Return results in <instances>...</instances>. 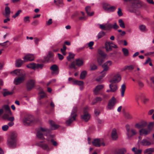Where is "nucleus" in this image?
<instances>
[{
  "label": "nucleus",
  "mask_w": 154,
  "mask_h": 154,
  "mask_svg": "<svg viewBox=\"0 0 154 154\" xmlns=\"http://www.w3.org/2000/svg\"><path fill=\"white\" fill-rule=\"evenodd\" d=\"M51 130L49 129L41 127L40 130L37 133L36 136L38 139L41 140L45 139L44 135L46 136L47 137V140L51 142L54 146H56L57 145V143L53 139L55 135L51 134Z\"/></svg>",
  "instance_id": "f257e3e1"
},
{
  "label": "nucleus",
  "mask_w": 154,
  "mask_h": 154,
  "mask_svg": "<svg viewBox=\"0 0 154 154\" xmlns=\"http://www.w3.org/2000/svg\"><path fill=\"white\" fill-rule=\"evenodd\" d=\"M142 5V2L139 0H133L128 6V10L131 12L134 13L137 15H139L140 12L137 8Z\"/></svg>",
  "instance_id": "f03ea898"
},
{
  "label": "nucleus",
  "mask_w": 154,
  "mask_h": 154,
  "mask_svg": "<svg viewBox=\"0 0 154 154\" xmlns=\"http://www.w3.org/2000/svg\"><path fill=\"white\" fill-rule=\"evenodd\" d=\"M11 73L14 74L18 76V77L14 79V83L15 85H19L24 80L25 74L23 70L20 69H16L12 72Z\"/></svg>",
  "instance_id": "7ed1b4c3"
},
{
  "label": "nucleus",
  "mask_w": 154,
  "mask_h": 154,
  "mask_svg": "<svg viewBox=\"0 0 154 154\" xmlns=\"http://www.w3.org/2000/svg\"><path fill=\"white\" fill-rule=\"evenodd\" d=\"M17 134L16 132H12L9 136L7 144L11 149H14L17 146Z\"/></svg>",
  "instance_id": "20e7f679"
},
{
  "label": "nucleus",
  "mask_w": 154,
  "mask_h": 154,
  "mask_svg": "<svg viewBox=\"0 0 154 154\" xmlns=\"http://www.w3.org/2000/svg\"><path fill=\"white\" fill-rule=\"evenodd\" d=\"M38 121L37 119L35 118L30 115H27L25 116L23 121V124L26 126L29 125L30 124L36 123Z\"/></svg>",
  "instance_id": "39448f33"
},
{
  "label": "nucleus",
  "mask_w": 154,
  "mask_h": 154,
  "mask_svg": "<svg viewBox=\"0 0 154 154\" xmlns=\"http://www.w3.org/2000/svg\"><path fill=\"white\" fill-rule=\"evenodd\" d=\"M112 62L111 61H108L102 65V67L103 69L101 72V74L96 79V80L98 82H100L101 79L104 77L106 74V72L109 69V67L108 66H109L112 64Z\"/></svg>",
  "instance_id": "423d86ee"
},
{
  "label": "nucleus",
  "mask_w": 154,
  "mask_h": 154,
  "mask_svg": "<svg viewBox=\"0 0 154 154\" xmlns=\"http://www.w3.org/2000/svg\"><path fill=\"white\" fill-rule=\"evenodd\" d=\"M106 55L103 51L98 49L97 55V62L98 64L100 65L104 61Z\"/></svg>",
  "instance_id": "0eeeda50"
},
{
  "label": "nucleus",
  "mask_w": 154,
  "mask_h": 154,
  "mask_svg": "<svg viewBox=\"0 0 154 154\" xmlns=\"http://www.w3.org/2000/svg\"><path fill=\"white\" fill-rule=\"evenodd\" d=\"M83 64L84 61L83 60L79 58L76 59L75 61L72 62L69 65V66L70 69H77L75 66L76 65L80 67L82 66Z\"/></svg>",
  "instance_id": "6e6552de"
},
{
  "label": "nucleus",
  "mask_w": 154,
  "mask_h": 154,
  "mask_svg": "<svg viewBox=\"0 0 154 154\" xmlns=\"http://www.w3.org/2000/svg\"><path fill=\"white\" fill-rule=\"evenodd\" d=\"M88 107L87 106L84 108L83 113L81 116L82 120L86 122L88 121L90 117V115L88 112Z\"/></svg>",
  "instance_id": "1a4fd4ad"
},
{
  "label": "nucleus",
  "mask_w": 154,
  "mask_h": 154,
  "mask_svg": "<svg viewBox=\"0 0 154 154\" xmlns=\"http://www.w3.org/2000/svg\"><path fill=\"white\" fill-rule=\"evenodd\" d=\"M77 109L76 107H75L73 109L70 118L66 121V124L69 125H70L74 120H75L77 116L76 114Z\"/></svg>",
  "instance_id": "9d476101"
},
{
  "label": "nucleus",
  "mask_w": 154,
  "mask_h": 154,
  "mask_svg": "<svg viewBox=\"0 0 154 154\" xmlns=\"http://www.w3.org/2000/svg\"><path fill=\"white\" fill-rule=\"evenodd\" d=\"M126 128L127 131L126 134L128 138H130L137 134V132L136 130L131 128L129 125H126Z\"/></svg>",
  "instance_id": "9b49d317"
},
{
  "label": "nucleus",
  "mask_w": 154,
  "mask_h": 154,
  "mask_svg": "<svg viewBox=\"0 0 154 154\" xmlns=\"http://www.w3.org/2000/svg\"><path fill=\"white\" fill-rule=\"evenodd\" d=\"M105 48L106 52L111 51L112 50V48H117L118 46L112 42H106L105 44Z\"/></svg>",
  "instance_id": "f8f14e48"
},
{
  "label": "nucleus",
  "mask_w": 154,
  "mask_h": 154,
  "mask_svg": "<svg viewBox=\"0 0 154 154\" xmlns=\"http://www.w3.org/2000/svg\"><path fill=\"white\" fill-rule=\"evenodd\" d=\"M36 145L41 147L44 150L48 151L50 150V147L47 143L45 141H42L36 143Z\"/></svg>",
  "instance_id": "ddd939ff"
},
{
  "label": "nucleus",
  "mask_w": 154,
  "mask_h": 154,
  "mask_svg": "<svg viewBox=\"0 0 154 154\" xmlns=\"http://www.w3.org/2000/svg\"><path fill=\"white\" fill-rule=\"evenodd\" d=\"M35 83V80L33 79L28 80L26 83V86L28 91H30L34 87Z\"/></svg>",
  "instance_id": "4468645a"
},
{
  "label": "nucleus",
  "mask_w": 154,
  "mask_h": 154,
  "mask_svg": "<svg viewBox=\"0 0 154 154\" xmlns=\"http://www.w3.org/2000/svg\"><path fill=\"white\" fill-rule=\"evenodd\" d=\"M121 77L120 75L119 74H114L111 78L109 80L110 83H118L121 80Z\"/></svg>",
  "instance_id": "2eb2a0df"
},
{
  "label": "nucleus",
  "mask_w": 154,
  "mask_h": 154,
  "mask_svg": "<svg viewBox=\"0 0 154 154\" xmlns=\"http://www.w3.org/2000/svg\"><path fill=\"white\" fill-rule=\"evenodd\" d=\"M116 99L114 97H112L108 101L107 106V109L108 110L112 109L116 105Z\"/></svg>",
  "instance_id": "dca6fc26"
},
{
  "label": "nucleus",
  "mask_w": 154,
  "mask_h": 154,
  "mask_svg": "<svg viewBox=\"0 0 154 154\" xmlns=\"http://www.w3.org/2000/svg\"><path fill=\"white\" fill-rule=\"evenodd\" d=\"M93 145L97 147H99L101 145L105 146V143L102 142L101 140L98 138H96L94 139L92 142Z\"/></svg>",
  "instance_id": "f3484780"
},
{
  "label": "nucleus",
  "mask_w": 154,
  "mask_h": 154,
  "mask_svg": "<svg viewBox=\"0 0 154 154\" xmlns=\"http://www.w3.org/2000/svg\"><path fill=\"white\" fill-rule=\"evenodd\" d=\"M140 144L143 146H148L153 144L151 140L149 138L143 139L140 142Z\"/></svg>",
  "instance_id": "a211bd4d"
},
{
  "label": "nucleus",
  "mask_w": 154,
  "mask_h": 154,
  "mask_svg": "<svg viewBox=\"0 0 154 154\" xmlns=\"http://www.w3.org/2000/svg\"><path fill=\"white\" fill-rule=\"evenodd\" d=\"M52 71V74L53 75H57L59 73V70L58 66L55 65H52L50 68Z\"/></svg>",
  "instance_id": "6ab92c4d"
},
{
  "label": "nucleus",
  "mask_w": 154,
  "mask_h": 154,
  "mask_svg": "<svg viewBox=\"0 0 154 154\" xmlns=\"http://www.w3.org/2000/svg\"><path fill=\"white\" fill-rule=\"evenodd\" d=\"M68 80L69 81H72L74 84L78 85L81 86H82L84 85V82L83 81L75 80L71 77L69 78Z\"/></svg>",
  "instance_id": "aec40b11"
},
{
  "label": "nucleus",
  "mask_w": 154,
  "mask_h": 154,
  "mask_svg": "<svg viewBox=\"0 0 154 154\" xmlns=\"http://www.w3.org/2000/svg\"><path fill=\"white\" fill-rule=\"evenodd\" d=\"M150 128H148L147 129L142 128L139 131V132L140 134L141 135H146L149 134L150 133Z\"/></svg>",
  "instance_id": "412c9836"
},
{
  "label": "nucleus",
  "mask_w": 154,
  "mask_h": 154,
  "mask_svg": "<svg viewBox=\"0 0 154 154\" xmlns=\"http://www.w3.org/2000/svg\"><path fill=\"white\" fill-rule=\"evenodd\" d=\"M34 57L33 55L28 54L25 55L23 58L24 60V61L26 62L29 61H33L34 60Z\"/></svg>",
  "instance_id": "4be33fe9"
},
{
  "label": "nucleus",
  "mask_w": 154,
  "mask_h": 154,
  "mask_svg": "<svg viewBox=\"0 0 154 154\" xmlns=\"http://www.w3.org/2000/svg\"><path fill=\"white\" fill-rule=\"evenodd\" d=\"M103 87L104 86L103 85H97L93 90L94 94L96 95L98 94L99 93L100 91L102 89Z\"/></svg>",
  "instance_id": "5701e85b"
},
{
  "label": "nucleus",
  "mask_w": 154,
  "mask_h": 154,
  "mask_svg": "<svg viewBox=\"0 0 154 154\" xmlns=\"http://www.w3.org/2000/svg\"><path fill=\"white\" fill-rule=\"evenodd\" d=\"M147 125V123L146 122L143 121L136 124L135 125V127L137 128L140 129L146 127Z\"/></svg>",
  "instance_id": "b1692460"
},
{
  "label": "nucleus",
  "mask_w": 154,
  "mask_h": 154,
  "mask_svg": "<svg viewBox=\"0 0 154 154\" xmlns=\"http://www.w3.org/2000/svg\"><path fill=\"white\" fill-rule=\"evenodd\" d=\"M53 53L52 52H49L47 57L44 58V61L49 62L53 60Z\"/></svg>",
  "instance_id": "393cba45"
},
{
  "label": "nucleus",
  "mask_w": 154,
  "mask_h": 154,
  "mask_svg": "<svg viewBox=\"0 0 154 154\" xmlns=\"http://www.w3.org/2000/svg\"><path fill=\"white\" fill-rule=\"evenodd\" d=\"M109 87L111 89V92L116 91L118 88L117 85L116 83H111L109 85Z\"/></svg>",
  "instance_id": "a878e982"
},
{
  "label": "nucleus",
  "mask_w": 154,
  "mask_h": 154,
  "mask_svg": "<svg viewBox=\"0 0 154 154\" xmlns=\"http://www.w3.org/2000/svg\"><path fill=\"white\" fill-rule=\"evenodd\" d=\"M11 115V114L5 113L2 116V118L4 119H7L11 122H13L14 119V118L13 117H9V116Z\"/></svg>",
  "instance_id": "bb28decb"
},
{
  "label": "nucleus",
  "mask_w": 154,
  "mask_h": 154,
  "mask_svg": "<svg viewBox=\"0 0 154 154\" xmlns=\"http://www.w3.org/2000/svg\"><path fill=\"white\" fill-rule=\"evenodd\" d=\"M111 137L112 139L114 140H116L118 138V134L116 129L113 128L112 131Z\"/></svg>",
  "instance_id": "cd10ccee"
},
{
  "label": "nucleus",
  "mask_w": 154,
  "mask_h": 154,
  "mask_svg": "<svg viewBox=\"0 0 154 154\" xmlns=\"http://www.w3.org/2000/svg\"><path fill=\"white\" fill-rule=\"evenodd\" d=\"M49 123L51 126V130H55L58 128L59 126L56 124L53 121L50 120L49 121Z\"/></svg>",
  "instance_id": "c85d7f7f"
},
{
  "label": "nucleus",
  "mask_w": 154,
  "mask_h": 154,
  "mask_svg": "<svg viewBox=\"0 0 154 154\" xmlns=\"http://www.w3.org/2000/svg\"><path fill=\"white\" fill-rule=\"evenodd\" d=\"M3 108L5 110V113H7V114H12L10 108L9 106L8 105H4L3 106Z\"/></svg>",
  "instance_id": "c756f323"
},
{
  "label": "nucleus",
  "mask_w": 154,
  "mask_h": 154,
  "mask_svg": "<svg viewBox=\"0 0 154 154\" xmlns=\"http://www.w3.org/2000/svg\"><path fill=\"white\" fill-rule=\"evenodd\" d=\"M108 26H109V24H106L105 25L100 24V28L104 30H110Z\"/></svg>",
  "instance_id": "7c9ffc66"
},
{
  "label": "nucleus",
  "mask_w": 154,
  "mask_h": 154,
  "mask_svg": "<svg viewBox=\"0 0 154 154\" xmlns=\"http://www.w3.org/2000/svg\"><path fill=\"white\" fill-rule=\"evenodd\" d=\"M126 89V86L125 84H122L121 88V96L123 97L125 94V92Z\"/></svg>",
  "instance_id": "2f4dec72"
},
{
  "label": "nucleus",
  "mask_w": 154,
  "mask_h": 154,
  "mask_svg": "<svg viewBox=\"0 0 154 154\" xmlns=\"http://www.w3.org/2000/svg\"><path fill=\"white\" fill-rule=\"evenodd\" d=\"M102 100V99L100 97H97L95 99H94L91 104L92 105L95 104L101 101Z\"/></svg>",
  "instance_id": "473e14b6"
},
{
  "label": "nucleus",
  "mask_w": 154,
  "mask_h": 154,
  "mask_svg": "<svg viewBox=\"0 0 154 154\" xmlns=\"http://www.w3.org/2000/svg\"><path fill=\"white\" fill-rule=\"evenodd\" d=\"M24 62V60H22L20 59H17L16 63V66L17 67H20Z\"/></svg>",
  "instance_id": "72a5a7b5"
},
{
  "label": "nucleus",
  "mask_w": 154,
  "mask_h": 154,
  "mask_svg": "<svg viewBox=\"0 0 154 154\" xmlns=\"http://www.w3.org/2000/svg\"><path fill=\"white\" fill-rule=\"evenodd\" d=\"M108 27L109 28L110 30L112 28L114 29H116L119 28V26L117 25L116 23H115L114 24H112L111 23L109 24Z\"/></svg>",
  "instance_id": "f704fd0d"
},
{
  "label": "nucleus",
  "mask_w": 154,
  "mask_h": 154,
  "mask_svg": "<svg viewBox=\"0 0 154 154\" xmlns=\"http://www.w3.org/2000/svg\"><path fill=\"white\" fill-rule=\"evenodd\" d=\"M85 11L87 14L90 16H92L94 14V12H90L89 11L91 10V7L90 6H88L86 7L85 8Z\"/></svg>",
  "instance_id": "c9c22d12"
},
{
  "label": "nucleus",
  "mask_w": 154,
  "mask_h": 154,
  "mask_svg": "<svg viewBox=\"0 0 154 154\" xmlns=\"http://www.w3.org/2000/svg\"><path fill=\"white\" fill-rule=\"evenodd\" d=\"M5 17H9L10 14V8L6 6L5 7Z\"/></svg>",
  "instance_id": "e433bc0d"
},
{
  "label": "nucleus",
  "mask_w": 154,
  "mask_h": 154,
  "mask_svg": "<svg viewBox=\"0 0 154 154\" xmlns=\"http://www.w3.org/2000/svg\"><path fill=\"white\" fill-rule=\"evenodd\" d=\"M126 152L125 149L123 148L120 149L116 151V154H124Z\"/></svg>",
  "instance_id": "4c0bfd02"
},
{
  "label": "nucleus",
  "mask_w": 154,
  "mask_h": 154,
  "mask_svg": "<svg viewBox=\"0 0 154 154\" xmlns=\"http://www.w3.org/2000/svg\"><path fill=\"white\" fill-rule=\"evenodd\" d=\"M54 3L58 6H62L63 4V0H54Z\"/></svg>",
  "instance_id": "58836bf2"
},
{
  "label": "nucleus",
  "mask_w": 154,
  "mask_h": 154,
  "mask_svg": "<svg viewBox=\"0 0 154 154\" xmlns=\"http://www.w3.org/2000/svg\"><path fill=\"white\" fill-rule=\"evenodd\" d=\"M80 15V13L79 12H76L73 14L71 17V18L73 19L75 21H77L78 20L75 18V17H78Z\"/></svg>",
  "instance_id": "ea45409f"
},
{
  "label": "nucleus",
  "mask_w": 154,
  "mask_h": 154,
  "mask_svg": "<svg viewBox=\"0 0 154 154\" xmlns=\"http://www.w3.org/2000/svg\"><path fill=\"white\" fill-rule=\"evenodd\" d=\"M140 31L142 32H145L147 30L146 26L144 25H141L139 26Z\"/></svg>",
  "instance_id": "a19ab883"
},
{
  "label": "nucleus",
  "mask_w": 154,
  "mask_h": 154,
  "mask_svg": "<svg viewBox=\"0 0 154 154\" xmlns=\"http://www.w3.org/2000/svg\"><path fill=\"white\" fill-rule=\"evenodd\" d=\"M118 23L121 27L123 28H125V25L124 22L122 19H119L118 20Z\"/></svg>",
  "instance_id": "79ce46f5"
},
{
  "label": "nucleus",
  "mask_w": 154,
  "mask_h": 154,
  "mask_svg": "<svg viewBox=\"0 0 154 154\" xmlns=\"http://www.w3.org/2000/svg\"><path fill=\"white\" fill-rule=\"evenodd\" d=\"M74 54L73 53L71 52H69V55L67 58L68 60L69 61H71V60L74 59Z\"/></svg>",
  "instance_id": "37998d69"
},
{
  "label": "nucleus",
  "mask_w": 154,
  "mask_h": 154,
  "mask_svg": "<svg viewBox=\"0 0 154 154\" xmlns=\"http://www.w3.org/2000/svg\"><path fill=\"white\" fill-rule=\"evenodd\" d=\"M87 74V72L86 71L84 70L81 73L80 75V78L81 79H84Z\"/></svg>",
  "instance_id": "c03bdc74"
},
{
  "label": "nucleus",
  "mask_w": 154,
  "mask_h": 154,
  "mask_svg": "<svg viewBox=\"0 0 154 154\" xmlns=\"http://www.w3.org/2000/svg\"><path fill=\"white\" fill-rule=\"evenodd\" d=\"M134 68V67L132 65H131L130 66H127L125 67L124 70H125L127 69L128 70L130 71H132Z\"/></svg>",
  "instance_id": "a18cd8bd"
},
{
  "label": "nucleus",
  "mask_w": 154,
  "mask_h": 154,
  "mask_svg": "<svg viewBox=\"0 0 154 154\" xmlns=\"http://www.w3.org/2000/svg\"><path fill=\"white\" fill-rule=\"evenodd\" d=\"M39 99H42L46 96L45 93L43 91H41L39 93Z\"/></svg>",
  "instance_id": "49530a36"
},
{
  "label": "nucleus",
  "mask_w": 154,
  "mask_h": 154,
  "mask_svg": "<svg viewBox=\"0 0 154 154\" xmlns=\"http://www.w3.org/2000/svg\"><path fill=\"white\" fill-rule=\"evenodd\" d=\"M122 51L125 56H127L129 55V51L128 49L126 48H123Z\"/></svg>",
  "instance_id": "de8ad7c7"
},
{
  "label": "nucleus",
  "mask_w": 154,
  "mask_h": 154,
  "mask_svg": "<svg viewBox=\"0 0 154 154\" xmlns=\"http://www.w3.org/2000/svg\"><path fill=\"white\" fill-rule=\"evenodd\" d=\"M27 67L29 68H31L33 69H35V63H31L27 65Z\"/></svg>",
  "instance_id": "09e8293b"
},
{
  "label": "nucleus",
  "mask_w": 154,
  "mask_h": 154,
  "mask_svg": "<svg viewBox=\"0 0 154 154\" xmlns=\"http://www.w3.org/2000/svg\"><path fill=\"white\" fill-rule=\"evenodd\" d=\"M13 93V92L11 91L10 92L8 91H5L4 92H3L2 93L3 94V95L4 97H5L9 95H11Z\"/></svg>",
  "instance_id": "8fccbe9b"
},
{
  "label": "nucleus",
  "mask_w": 154,
  "mask_h": 154,
  "mask_svg": "<svg viewBox=\"0 0 154 154\" xmlns=\"http://www.w3.org/2000/svg\"><path fill=\"white\" fill-rule=\"evenodd\" d=\"M105 34V32L103 31H101L97 35L98 39H100L103 37Z\"/></svg>",
  "instance_id": "3c124183"
},
{
  "label": "nucleus",
  "mask_w": 154,
  "mask_h": 154,
  "mask_svg": "<svg viewBox=\"0 0 154 154\" xmlns=\"http://www.w3.org/2000/svg\"><path fill=\"white\" fill-rule=\"evenodd\" d=\"M34 42L35 44L36 45H38V42L42 40V38H38L35 37L34 38Z\"/></svg>",
  "instance_id": "603ef678"
},
{
  "label": "nucleus",
  "mask_w": 154,
  "mask_h": 154,
  "mask_svg": "<svg viewBox=\"0 0 154 154\" xmlns=\"http://www.w3.org/2000/svg\"><path fill=\"white\" fill-rule=\"evenodd\" d=\"M154 152V148H149L146 149L145 151V153L149 152V153H152Z\"/></svg>",
  "instance_id": "864d4df0"
},
{
  "label": "nucleus",
  "mask_w": 154,
  "mask_h": 154,
  "mask_svg": "<svg viewBox=\"0 0 154 154\" xmlns=\"http://www.w3.org/2000/svg\"><path fill=\"white\" fill-rule=\"evenodd\" d=\"M125 117L128 119H131L132 118V116L129 113L126 112L125 113Z\"/></svg>",
  "instance_id": "5fc2aeb1"
},
{
  "label": "nucleus",
  "mask_w": 154,
  "mask_h": 154,
  "mask_svg": "<svg viewBox=\"0 0 154 154\" xmlns=\"http://www.w3.org/2000/svg\"><path fill=\"white\" fill-rule=\"evenodd\" d=\"M110 5L109 4L105 3L103 4V7L104 9L108 11Z\"/></svg>",
  "instance_id": "6e6d98bb"
},
{
  "label": "nucleus",
  "mask_w": 154,
  "mask_h": 154,
  "mask_svg": "<svg viewBox=\"0 0 154 154\" xmlns=\"http://www.w3.org/2000/svg\"><path fill=\"white\" fill-rule=\"evenodd\" d=\"M116 9V7L114 6H110L108 11L110 12H114Z\"/></svg>",
  "instance_id": "4d7b16f0"
},
{
  "label": "nucleus",
  "mask_w": 154,
  "mask_h": 154,
  "mask_svg": "<svg viewBox=\"0 0 154 154\" xmlns=\"http://www.w3.org/2000/svg\"><path fill=\"white\" fill-rule=\"evenodd\" d=\"M43 66V64H35V69H42Z\"/></svg>",
  "instance_id": "13d9d810"
},
{
  "label": "nucleus",
  "mask_w": 154,
  "mask_h": 154,
  "mask_svg": "<svg viewBox=\"0 0 154 154\" xmlns=\"http://www.w3.org/2000/svg\"><path fill=\"white\" fill-rule=\"evenodd\" d=\"M22 12L21 10H18L16 13L12 17L13 18H16L17 17L19 14H20V13H21Z\"/></svg>",
  "instance_id": "bf43d9fd"
},
{
  "label": "nucleus",
  "mask_w": 154,
  "mask_h": 154,
  "mask_svg": "<svg viewBox=\"0 0 154 154\" xmlns=\"http://www.w3.org/2000/svg\"><path fill=\"white\" fill-rule=\"evenodd\" d=\"M137 82L140 87L142 88L143 87L144 85L143 82L140 80H138Z\"/></svg>",
  "instance_id": "052dcab7"
},
{
  "label": "nucleus",
  "mask_w": 154,
  "mask_h": 154,
  "mask_svg": "<svg viewBox=\"0 0 154 154\" xmlns=\"http://www.w3.org/2000/svg\"><path fill=\"white\" fill-rule=\"evenodd\" d=\"M118 11L117 12V14L118 16L119 17L122 16L123 15V14L122 10L120 8H118Z\"/></svg>",
  "instance_id": "680f3d73"
},
{
  "label": "nucleus",
  "mask_w": 154,
  "mask_h": 154,
  "mask_svg": "<svg viewBox=\"0 0 154 154\" xmlns=\"http://www.w3.org/2000/svg\"><path fill=\"white\" fill-rule=\"evenodd\" d=\"M8 128L9 127L8 125H4L2 127V129L3 131H6L8 129Z\"/></svg>",
  "instance_id": "e2e57ef3"
},
{
  "label": "nucleus",
  "mask_w": 154,
  "mask_h": 154,
  "mask_svg": "<svg viewBox=\"0 0 154 154\" xmlns=\"http://www.w3.org/2000/svg\"><path fill=\"white\" fill-rule=\"evenodd\" d=\"M94 44V42L92 41L89 42L88 44V47L90 48V49H92V47L93 45Z\"/></svg>",
  "instance_id": "0e129e2a"
},
{
  "label": "nucleus",
  "mask_w": 154,
  "mask_h": 154,
  "mask_svg": "<svg viewBox=\"0 0 154 154\" xmlns=\"http://www.w3.org/2000/svg\"><path fill=\"white\" fill-rule=\"evenodd\" d=\"M29 18V17L28 16H26L24 17L23 19L24 22L25 23H27V22H29L30 21Z\"/></svg>",
  "instance_id": "69168bd1"
},
{
  "label": "nucleus",
  "mask_w": 154,
  "mask_h": 154,
  "mask_svg": "<svg viewBox=\"0 0 154 154\" xmlns=\"http://www.w3.org/2000/svg\"><path fill=\"white\" fill-rule=\"evenodd\" d=\"M91 69L92 70H95L97 69V66L95 65H93L91 66Z\"/></svg>",
  "instance_id": "338daca9"
},
{
  "label": "nucleus",
  "mask_w": 154,
  "mask_h": 154,
  "mask_svg": "<svg viewBox=\"0 0 154 154\" xmlns=\"http://www.w3.org/2000/svg\"><path fill=\"white\" fill-rule=\"evenodd\" d=\"M153 126H154V122H150L148 125V127L149 128H152Z\"/></svg>",
  "instance_id": "774afa93"
}]
</instances>
